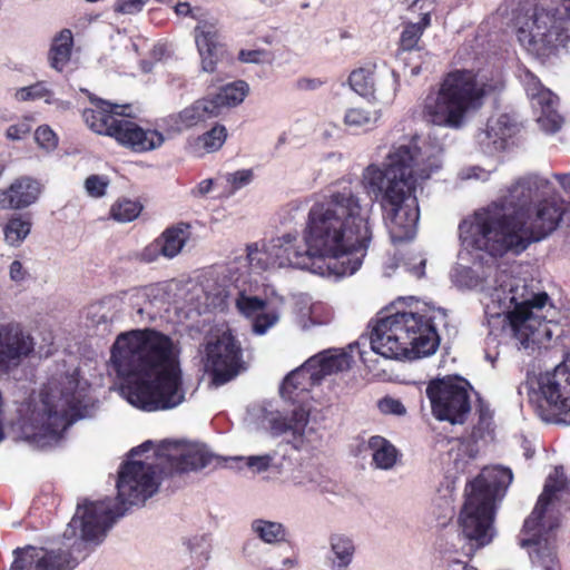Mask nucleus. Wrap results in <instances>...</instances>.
<instances>
[{
    "label": "nucleus",
    "instance_id": "nucleus-1",
    "mask_svg": "<svg viewBox=\"0 0 570 570\" xmlns=\"http://www.w3.org/2000/svg\"><path fill=\"white\" fill-rule=\"evenodd\" d=\"M371 206L352 187H343L315 203L308 213L303 237L284 234L247 248L254 271L295 268L322 277L354 274L372 240Z\"/></svg>",
    "mask_w": 570,
    "mask_h": 570
},
{
    "label": "nucleus",
    "instance_id": "nucleus-2",
    "mask_svg": "<svg viewBox=\"0 0 570 570\" xmlns=\"http://www.w3.org/2000/svg\"><path fill=\"white\" fill-rule=\"evenodd\" d=\"M568 209L551 180L530 175L517 180L501 202L464 218L460 240L464 248L493 258L518 256L557 230Z\"/></svg>",
    "mask_w": 570,
    "mask_h": 570
},
{
    "label": "nucleus",
    "instance_id": "nucleus-3",
    "mask_svg": "<svg viewBox=\"0 0 570 570\" xmlns=\"http://www.w3.org/2000/svg\"><path fill=\"white\" fill-rule=\"evenodd\" d=\"M178 342L154 330L120 333L110 350L109 367L127 380L126 400L147 412L171 410L185 401Z\"/></svg>",
    "mask_w": 570,
    "mask_h": 570
},
{
    "label": "nucleus",
    "instance_id": "nucleus-4",
    "mask_svg": "<svg viewBox=\"0 0 570 570\" xmlns=\"http://www.w3.org/2000/svg\"><path fill=\"white\" fill-rule=\"evenodd\" d=\"M442 148L432 144L419 146L416 140L393 146L384 163L370 164L361 175L364 191L380 198L385 223L393 243L415 236L420 209L415 187L442 167Z\"/></svg>",
    "mask_w": 570,
    "mask_h": 570
},
{
    "label": "nucleus",
    "instance_id": "nucleus-5",
    "mask_svg": "<svg viewBox=\"0 0 570 570\" xmlns=\"http://www.w3.org/2000/svg\"><path fill=\"white\" fill-rule=\"evenodd\" d=\"M473 285L480 287L485 314L492 318L504 316L512 335L522 346L551 338L549 324L558 311L544 291L499 271L498 266H488L487 273Z\"/></svg>",
    "mask_w": 570,
    "mask_h": 570
},
{
    "label": "nucleus",
    "instance_id": "nucleus-6",
    "mask_svg": "<svg viewBox=\"0 0 570 570\" xmlns=\"http://www.w3.org/2000/svg\"><path fill=\"white\" fill-rule=\"evenodd\" d=\"M88 386L76 368L56 364L39 393L18 407L13 430L37 448L56 444L62 432L83 416L82 402Z\"/></svg>",
    "mask_w": 570,
    "mask_h": 570
},
{
    "label": "nucleus",
    "instance_id": "nucleus-7",
    "mask_svg": "<svg viewBox=\"0 0 570 570\" xmlns=\"http://www.w3.org/2000/svg\"><path fill=\"white\" fill-rule=\"evenodd\" d=\"M122 511H112L110 502L85 500L78 503L75 515L69 522L63 538L72 543L62 549L48 550L45 548L26 547L14 551L16 558L10 570H72L87 543L99 544L108 530Z\"/></svg>",
    "mask_w": 570,
    "mask_h": 570
},
{
    "label": "nucleus",
    "instance_id": "nucleus-8",
    "mask_svg": "<svg viewBox=\"0 0 570 570\" xmlns=\"http://www.w3.org/2000/svg\"><path fill=\"white\" fill-rule=\"evenodd\" d=\"M502 86L500 77L484 70L454 69L444 75L436 90L428 94L422 116L434 126L460 129L469 115L478 111Z\"/></svg>",
    "mask_w": 570,
    "mask_h": 570
},
{
    "label": "nucleus",
    "instance_id": "nucleus-9",
    "mask_svg": "<svg viewBox=\"0 0 570 570\" xmlns=\"http://www.w3.org/2000/svg\"><path fill=\"white\" fill-rule=\"evenodd\" d=\"M436 315L397 312L382 317L373 327L370 345L385 358L416 360L433 354L439 336L433 325Z\"/></svg>",
    "mask_w": 570,
    "mask_h": 570
},
{
    "label": "nucleus",
    "instance_id": "nucleus-10",
    "mask_svg": "<svg viewBox=\"0 0 570 570\" xmlns=\"http://www.w3.org/2000/svg\"><path fill=\"white\" fill-rule=\"evenodd\" d=\"M322 381L306 361L292 371L283 381L279 392L284 400L298 403L291 417L278 411H263L262 424L273 436L286 435L287 441L297 450L315 446L321 440L317 429L309 424L311 405L307 403L309 391Z\"/></svg>",
    "mask_w": 570,
    "mask_h": 570
},
{
    "label": "nucleus",
    "instance_id": "nucleus-11",
    "mask_svg": "<svg viewBox=\"0 0 570 570\" xmlns=\"http://www.w3.org/2000/svg\"><path fill=\"white\" fill-rule=\"evenodd\" d=\"M568 490L562 468H554L547 478L538 502L525 519L520 546L529 549L532 563L544 570H558L554 553V530L559 527V501Z\"/></svg>",
    "mask_w": 570,
    "mask_h": 570
},
{
    "label": "nucleus",
    "instance_id": "nucleus-12",
    "mask_svg": "<svg viewBox=\"0 0 570 570\" xmlns=\"http://www.w3.org/2000/svg\"><path fill=\"white\" fill-rule=\"evenodd\" d=\"M528 396L542 421L570 424V352L553 370L529 381Z\"/></svg>",
    "mask_w": 570,
    "mask_h": 570
},
{
    "label": "nucleus",
    "instance_id": "nucleus-13",
    "mask_svg": "<svg viewBox=\"0 0 570 570\" xmlns=\"http://www.w3.org/2000/svg\"><path fill=\"white\" fill-rule=\"evenodd\" d=\"M570 22L557 13L554 4L537 7L533 13L518 21V40L529 52L546 56L569 41Z\"/></svg>",
    "mask_w": 570,
    "mask_h": 570
},
{
    "label": "nucleus",
    "instance_id": "nucleus-14",
    "mask_svg": "<svg viewBox=\"0 0 570 570\" xmlns=\"http://www.w3.org/2000/svg\"><path fill=\"white\" fill-rule=\"evenodd\" d=\"M495 508L468 495L459 514L458 543L445 551L460 552L472 557L476 551L492 543L497 535L494 527Z\"/></svg>",
    "mask_w": 570,
    "mask_h": 570
},
{
    "label": "nucleus",
    "instance_id": "nucleus-15",
    "mask_svg": "<svg viewBox=\"0 0 570 570\" xmlns=\"http://www.w3.org/2000/svg\"><path fill=\"white\" fill-rule=\"evenodd\" d=\"M204 368L215 386L226 384L245 368L242 347L228 327H217L207 336Z\"/></svg>",
    "mask_w": 570,
    "mask_h": 570
},
{
    "label": "nucleus",
    "instance_id": "nucleus-16",
    "mask_svg": "<svg viewBox=\"0 0 570 570\" xmlns=\"http://www.w3.org/2000/svg\"><path fill=\"white\" fill-rule=\"evenodd\" d=\"M161 466L160 462L155 465L153 461L131 460L126 462L118 474L117 490L119 504H114L110 499L112 511H122V517L127 510L126 505H138L145 503L147 499L153 497L159 485L157 478V469Z\"/></svg>",
    "mask_w": 570,
    "mask_h": 570
},
{
    "label": "nucleus",
    "instance_id": "nucleus-17",
    "mask_svg": "<svg viewBox=\"0 0 570 570\" xmlns=\"http://www.w3.org/2000/svg\"><path fill=\"white\" fill-rule=\"evenodd\" d=\"M470 384L459 376L434 379L426 386L432 414L439 421L463 424L470 413Z\"/></svg>",
    "mask_w": 570,
    "mask_h": 570
},
{
    "label": "nucleus",
    "instance_id": "nucleus-18",
    "mask_svg": "<svg viewBox=\"0 0 570 570\" xmlns=\"http://www.w3.org/2000/svg\"><path fill=\"white\" fill-rule=\"evenodd\" d=\"M161 470L185 473L209 466L215 460L208 449L199 443L165 442L157 452Z\"/></svg>",
    "mask_w": 570,
    "mask_h": 570
},
{
    "label": "nucleus",
    "instance_id": "nucleus-19",
    "mask_svg": "<svg viewBox=\"0 0 570 570\" xmlns=\"http://www.w3.org/2000/svg\"><path fill=\"white\" fill-rule=\"evenodd\" d=\"M522 81L540 128L549 134L557 132L563 124V118L557 110L558 97L529 71L524 73Z\"/></svg>",
    "mask_w": 570,
    "mask_h": 570
},
{
    "label": "nucleus",
    "instance_id": "nucleus-20",
    "mask_svg": "<svg viewBox=\"0 0 570 570\" xmlns=\"http://www.w3.org/2000/svg\"><path fill=\"white\" fill-rule=\"evenodd\" d=\"M178 16H188L198 19L194 37L198 53L202 59V69L206 72H214L217 61L223 55V48L218 39V29L214 20L199 19L191 10L189 3L179 2L175 6Z\"/></svg>",
    "mask_w": 570,
    "mask_h": 570
},
{
    "label": "nucleus",
    "instance_id": "nucleus-21",
    "mask_svg": "<svg viewBox=\"0 0 570 570\" xmlns=\"http://www.w3.org/2000/svg\"><path fill=\"white\" fill-rule=\"evenodd\" d=\"M35 350L32 336L17 323L0 324V374L17 368Z\"/></svg>",
    "mask_w": 570,
    "mask_h": 570
},
{
    "label": "nucleus",
    "instance_id": "nucleus-22",
    "mask_svg": "<svg viewBox=\"0 0 570 570\" xmlns=\"http://www.w3.org/2000/svg\"><path fill=\"white\" fill-rule=\"evenodd\" d=\"M512 480L513 474L509 468L501 465L487 466L466 487V497L475 495L479 501L495 508L497 501L504 497Z\"/></svg>",
    "mask_w": 570,
    "mask_h": 570
},
{
    "label": "nucleus",
    "instance_id": "nucleus-23",
    "mask_svg": "<svg viewBox=\"0 0 570 570\" xmlns=\"http://www.w3.org/2000/svg\"><path fill=\"white\" fill-rule=\"evenodd\" d=\"M191 236V226L188 223L179 222L167 227L161 235L149 244L141 253L145 262H155L159 256L168 259L176 257Z\"/></svg>",
    "mask_w": 570,
    "mask_h": 570
},
{
    "label": "nucleus",
    "instance_id": "nucleus-24",
    "mask_svg": "<svg viewBox=\"0 0 570 570\" xmlns=\"http://www.w3.org/2000/svg\"><path fill=\"white\" fill-rule=\"evenodd\" d=\"M92 108L85 109L83 119L95 132L114 137L124 116L127 105L110 104L102 99H91Z\"/></svg>",
    "mask_w": 570,
    "mask_h": 570
},
{
    "label": "nucleus",
    "instance_id": "nucleus-25",
    "mask_svg": "<svg viewBox=\"0 0 570 570\" xmlns=\"http://www.w3.org/2000/svg\"><path fill=\"white\" fill-rule=\"evenodd\" d=\"M114 138L136 153L154 150L164 142L163 134L154 129H144L127 116L122 117Z\"/></svg>",
    "mask_w": 570,
    "mask_h": 570
},
{
    "label": "nucleus",
    "instance_id": "nucleus-26",
    "mask_svg": "<svg viewBox=\"0 0 570 570\" xmlns=\"http://www.w3.org/2000/svg\"><path fill=\"white\" fill-rule=\"evenodd\" d=\"M232 298L237 311L246 318L252 320V328L255 334H265L279 320L277 312L267 308L266 303L258 297L235 291Z\"/></svg>",
    "mask_w": 570,
    "mask_h": 570
},
{
    "label": "nucleus",
    "instance_id": "nucleus-27",
    "mask_svg": "<svg viewBox=\"0 0 570 570\" xmlns=\"http://www.w3.org/2000/svg\"><path fill=\"white\" fill-rule=\"evenodd\" d=\"M42 193L41 183L30 176L16 178L7 188L0 190V207L22 209L35 204Z\"/></svg>",
    "mask_w": 570,
    "mask_h": 570
},
{
    "label": "nucleus",
    "instance_id": "nucleus-28",
    "mask_svg": "<svg viewBox=\"0 0 570 570\" xmlns=\"http://www.w3.org/2000/svg\"><path fill=\"white\" fill-rule=\"evenodd\" d=\"M215 117H218V115L209 95L195 100L179 112L170 115L166 119V124L170 130L180 132Z\"/></svg>",
    "mask_w": 570,
    "mask_h": 570
},
{
    "label": "nucleus",
    "instance_id": "nucleus-29",
    "mask_svg": "<svg viewBox=\"0 0 570 570\" xmlns=\"http://www.w3.org/2000/svg\"><path fill=\"white\" fill-rule=\"evenodd\" d=\"M517 131L518 125L509 115H498L488 120L487 128L478 135V141L490 151L503 150Z\"/></svg>",
    "mask_w": 570,
    "mask_h": 570
},
{
    "label": "nucleus",
    "instance_id": "nucleus-30",
    "mask_svg": "<svg viewBox=\"0 0 570 570\" xmlns=\"http://www.w3.org/2000/svg\"><path fill=\"white\" fill-rule=\"evenodd\" d=\"M328 550L324 564L328 570H350L355 558L354 539L345 533H332L327 540Z\"/></svg>",
    "mask_w": 570,
    "mask_h": 570
},
{
    "label": "nucleus",
    "instance_id": "nucleus-31",
    "mask_svg": "<svg viewBox=\"0 0 570 570\" xmlns=\"http://www.w3.org/2000/svg\"><path fill=\"white\" fill-rule=\"evenodd\" d=\"M434 10V2L432 0H415L410 7L412 13L419 14V20L415 22H406L401 32L400 46L403 50H413L424 32L431 24V13Z\"/></svg>",
    "mask_w": 570,
    "mask_h": 570
},
{
    "label": "nucleus",
    "instance_id": "nucleus-32",
    "mask_svg": "<svg viewBox=\"0 0 570 570\" xmlns=\"http://www.w3.org/2000/svg\"><path fill=\"white\" fill-rule=\"evenodd\" d=\"M375 71L374 81L372 80L373 95L367 98L382 105H391L397 92L399 77L385 61L377 62Z\"/></svg>",
    "mask_w": 570,
    "mask_h": 570
},
{
    "label": "nucleus",
    "instance_id": "nucleus-33",
    "mask_svg": "<svg viewBox=\"0 0 570 570\" xmlns=\"http://www.w3.org/2000/svg\"><path fill=\"white\" fill-rule=\"evenodd\" d=\"M308 366H312L320 375L321 381L326 375H332L343 372L351 366V356L343 350H327L323 351L308 360Z\"/></svg>",
    "mask_w": 570,
    "mask_h": 570
},
{
    "label": "nucleus",
    "instance_id": "nucleus-34",
    "mask_svg": "<svg viewBox=\"0 0 570 570\" xmlns=\"http://www.w3.org/2000/svg\"><path fill=\"white\" fill-rule=\"evenodd\" d=\"M202 288L206 297V303L213 308L224 309L228 305L229 298L234 296L235 287L227 284L225 277L219 278L214 274L204 276Z\"/></svg>",
    "mask_w": 570,
    "mask_h": 570
},
{
    "label": "nucleus",
    "instance_id": "nucleus-35",
    "mask_svg": "<svg viewBox=\"0 0 570 570\" xmlns=\"http://www.w3.org/2000/svg\"><path fill=\"white\" fill-rule=\"evenodd\" d=\"M366 451L372 458V465L379 470H391L397 462V449L385 438L373 435L366 442Z\"/></svg>",
    "mask_w": 570,
    "mask_h": 570
},
{
    "label": "nucleus",
    "instance_id": "nucleus-36",
    "mask_svg": "<svg viewBox=\"0 0 570 570\" xmlns=\"http://www.w3.org/2000/svg\"><path fill=\"white\" fill-rule=\"evenodd\" d=\"M227 139V129L216 124L204 134L188 140V149L197 157L218 151Z\"/></svg>",
    "mask_w": 570,
    "mask_h": 570
},
{
    "label": "nucleus",
    "instance_id": "nucleus-37",
    "mask_svg": "<svg viewBox=\"0 0 570 570\" xmlns=\"http://www.w3.org/2000/svg\"><path fill=\"white\" fill-rule=\"evenodd\" d=\"M73 46L72 32L69 29H62L52 40L48 60L50 67L61 72L70 61Z\"/></svg>",
    "mask_w": 570,
    "mask_h": 570
},
{
    "label": "nucleus",
    "instance_id": "nucleus-38",
    "mask_svg": "<svg viewBox=\"0 0 570 570\" xmlns=\"http://www.w3.org/2000/svg\"><path fill=\"white\" fill-rule=\"evenodd\" d=\"M250 529L268 546L281 547L283 543H289L288 530L281 522L256 519L252 522Z\"/></svg>",
    "mask_w": 570,
    "mask_h": 570
},
{
    "label": "nucleus",
    "instance_id": "nucleus-39",
    "mask_svg": "<svg viewBox=\"0 0 570 570\" xmlns=\"http://www.w3.org/2000/svg\"><path fill=\"white\" fill-rule=\"evenodd\" d=\"M258 564L264 570H292L298 566V557L289 544L282 549L274 547L258 559Z\"/></svg>",
    "mask_w": 570,
    "mask_h": 570
},
{
    "label": "nucleus",
    "instance_id": "nucleus-40",
    "mask_svg": "<svg viewBox=\"0 0 570 570\" xmlns=\"http://www.w3.org/2000/svg\"><path fill=\"white\" fill-rule=\"evenodd\" d=\"M248 91V85L242 80L222 87L216 95L210 96L212 102L216 106L217 115L219 116L224 108H232L242 104Z\"/></svg>",
    "mask_w": 570,
    "mask_h": 570
},
{
    "label": "nucleus",
    "instance_id": "nucleus-41",
    "mask_svg": "<svg viewBox=\"0 0 570 570\" xmlns=\"http://www.w3.org/2000/svg\"><path fill=\"white\" fill-rule=\"evenodd\" d=\"M381 116V110L353 107L346 110L344 115V125L355 132L367 131L376 126Z\"/></svg>",
    "mask_w": 570,
    "mask_h": 570
},
{
    "label": "nucleus",
    "instance_id": "nucleus-42",
    "mask_svg": "<svg viewBox=\"0 0 570 570\" xmlns=\"http://www.w3.org/2000/svg\"><path fill=\"white\" fill-rule=\"evenodd\" d=\"M17 101H30L37 99H43L46 104L57 105L61 108H68L69 104L58 100L53 97L52 90L48 87L45 81H38L33 85L19 88L13 95Z\"/></svg>",
    "mask_w": 570,
    "mask_h": 570
},
{
    "label": "nucleus",
    "instance_id": "nucleus-43",
    "mask_svg": "<svg viewBox=\"0 0 570 570\" xmlns=\"http://www.w3.org/2000/svg\"><path fill=\"white\" fill-rule=\"evenodd\" d=\"M376 63H368L351 72L348 82L351 88L362 97L373 95V82L376 73Z\"/></svg>",
    "mask_w": 570,
    "mask_h": 570
},
{
    "label": "nucleus",
    "instance_id": "nucleus-44",
    "mask_svg": "<svg viewBox=\"0 0 570 570\" xmlns=\"http://www.w3.org/2000/svg\"><path fill=\"white\" fill-rule=\"evenodd\" d=\"M31 223L20 216L12 217L3 226L4 242L11 247H18L30 234Z\"/></svg>",
    "mask_w": 570,
    "mask_h": 570
},
{
    "label": "nucleus",
    "instance_id": "nucleus-45",
    "mask_svg": "<svg viewBox=\"0 0 570 570\" xmlns=\"http://www.w3.org/2000/svg\"><path fill=\"white\" fill-rule=\"evenodd\" d=\"M142 206L137 200L119 199L110 208V216L119 223L135 220L141 213Z\"/></svg>",
    "mask_w": 570,
    "mask_h": 570
},
{
    "label": "nucleus",
    "instance_id": "nucleus-46",
    "mask_svg": "<svg viewBox=\"0 0 570 570\" xmlns=\"http://www.w3.org/2000/svg\"><path fill=\"white\" fill-rule=\"evenodd\" d=\"M190 557L194 563L203 569L210 558L212 544L207 535L194 537L188 541Z\"/></svg>",
    "mask_w": 570,
    "mask_h": 570
},
{
    "label": "nucleus",
    "instance_id": "nucleus-47",
    "mask_svg": "<svg viewBox=\"0 0 570 570\" xmlns=\"http://www.w3.org/2000/svg\"><path fill=\"white\" fill-rule=\"evenodd\" d=\"M242 459L245 460L246 466L254 473L259 474L276 468L275 454L272 453L248 455Z\"/></svg>",
    "mask_w": 570,
    "mask_h": 570
},
{
    "label": "nucleus",
    "instance_id": "nucleus-48",
    "mask_svg": "<svg viewBox=\"0 0 570 570\" xmlns=\"http://www.w3.org/2000/svg\"><path fill=\"white\" fill-rule=\"evenodd\" d=\"M109 179L100 175H90L85 180V189L90 197L99 198L106 194Z\"/></svg>",
    "mask_w": 570,
    "mask_h": 570
},
{
    "label": "nucleus",
    "instance_id": "nucleus-49",
    "mask_svg": "<svg viewBox=\"0 0 570 570\" xmlns=\"http://www.w3.org/2000/svg\"><path fill=\"white\" fill-rule=\"evenodd\" d=\"M35 139L40 148L53 150L58 145V137L49 126H40L35 132Z\"/></svg>",
    "mask_w": 570,
    "mask_h": 570
},
{
    "label": "nucleus",
    "instance_id": "nucleus-50",
    "mask_svg": "<svg viewBox=\"0 0 570 570\" xmlns=\"http://www.w3.org/2000/svg\"><path fill=\"white\" fill-rule=\"evenodd\" d=\"M316 306L307 298H301L296 302V312L298 315V323L302 326V328H308L311 324H314L315 322L312 321V317L315 313Z\"/></svg>",
    "mask_w": 570,
    "mask_h": 570
},
{
    "label": "nucleus",
    "instance_id": "nucleus-51",
    "mask_svg": "<svg viewBox=\"0 0 570 570\" xmlns=\"http://www.w3.org/2000/svg\"><path fill=\"white\" fill-rule=\"evenodd\" d=\"M254 174L252 169H240L226 175V181L230 185L233 190H238L253 180Z\"/></svg>",
    "mask_w": 570,
    "mask_h": 570
},
{
    "label": "nucleus",
    "instance_id": "nucleus-52",
    "mask_svg": "<svg viewBox=\"0 0 570 570\" xmlns=\"http://www.w3.org/2000/svg\"><path fill=\"white\" fill-rule=\"evenodd\" d=\"M9 278L17 286H22L30 279L29 269L19 259H14L9 265Z\"/></svg>",
    "mask_w": 570,
    "mask_h": 570
},
{
    "label": "nucleus",
    "instance_id": "nucleus-53",
    "mask_svg": "<svg viewBox=\"0 0 570 570\" xmlns=\"http://www.w3.org/2000/svg\"><path fill=\"white\" fill-rule=\"evenodd\" d=\"M239 59L248 63H271L273 56L265 50H242L239 52Z\"/></svg>",
    "mask_w": 570,
    "mask_h": 570
},
{
    "label": "nucleus",
    "instance_id": "nucleus-54",
    "mask_svg": "<svg viewBox=\"0 0 570 570\" xmlns=\"http://www.w3.org/2000/svg\"><path fill=\"white\" fill-rule=\"evenodd\" d=\"M377 407L383 414L404 415L406 412L403 403L393 397H383L379 401Z\"/></svg>",
    "mask_w": 570,
    "mask_h": 570
},
{
    "label": "nucleus",
    "instance_id": "nucleus-55",
    "mask_svg": "<svg viewBox=\"0 0 570 570\" xmlns=\"http://www.w3.org/2000/svg\"><path fill=\"white\" fill-rule=\"evenodd\" d=\"M426 259L421 254H413L404 261V267L416 278L424 276Z\"/></svg>",
    "mask_w": 570,
    "mask_h": 570
},
{
    "label": "nucleus",
    "instance_id": "nucleus-56",
    "mask_svg": "<svg viewBox=\"0 0 570 570\" xmlns=\"http://www.w3.org/2000/svg\"><path fill=\"white\" fill-rule=\"evenodd\" d=\"M293 483L297 487L314 488L320 483V474L314 470H301L293 476Z\"/></svg>",
    "mask_w": 570,
    "mask_h": 570
},
{
    "label": "nucleus",
    "instance_id": "nucleus-57",
    "mask_svg": "<svg viewBox=\"0 0 570 570\" xmlns=\"http://www.w3.org/2000/svg\"><path fill=\"white\" fill-rule=\"evenodd\" d=\"M31 131V126L27 121H21L9 126L6 130V138L11 141L24 139Z\"/></svg>",
    "mask_w": 570,
    "mask_h": 570
},
{
    "label": "nucleus",
    "instance_id": "nucleus-58",
    "mask_svg": "<svg viewBox=\"0 0 570 570\" xmlns=\"http://www.w3.org/2000/svg\"><path fill=\"white\" fill-rule=\"evenodd\" d=\"M144 0H117L116 10L125 14H135L142 10Z\"/></svg>",
    "mask_w": 570,
    "mask_h": 570
},
{
    "label": "nucleus",
    "instance_id": "nucleus-59",
    "mask_svg": "<svg viewBox=\"0 0 570 570\" xmlns=\"http://www.w3.org/2000/svg\"><path fill=\"white\" fill-rule=\"evenodd\" d=\"M459 176L463 180H468V179L487 180L489 177V173L483 170L480 167H469V168L461 169V171L459 173Z\"/></svg>",
    "mask_w": 570,
    "mask_h": 570
},
{
    "label": "nucleus",
    "instance_id": "nucleus-60",
    "mask_svg": "<svg viewBox=\"0 0 570 570\" xmlns=\"http://www.w3.org/2000/svg\"><path fill=\"white\" fill-rule=\"evenodd\" d=\"M213 186V179H204L191 190V195L195 197H204L212 191Z\"/></svg>",
    "mask_w": 570,
    "mask_h": 570
},
{
    "label": "nucleus",
    "instance_id": "nucleus-61",
    "mask_svg": "<svg viewBox=\"0 0 570 570\" xmlns=\"http://www.w3.org/2000/svg\"><path fill=\"white\" fill-rule=\"evenodd\" d=\"M439 570H478L474 567H469L463 561L460 560H451V561H444Z\"/></svg>",
    "mask_w": 570,
    "mask_h": 570
},
{
    "label": "nucleus",
    "instance_id": "nucleus-62",
    "mask_svg": "<svg viewBox=\"0 0 570 570\" xmlns=\"http://www.w3.org/2000/svg\"><path fill=\"white\" fill-rule=\"evenodd\" d=\"M557 8V13H562L570 22V0H550Z\"/></svg>",
    "mask_w": 570,
    "mask_h": 570
},
{
    "label": "nucleus",
    "instance_id": "nucleus-63",
    "mask_svg": "<svg viewBox=\"0 0 570 570\" xmlns=\"http://www.w3.org/2000/svg\"><path fill=\"white\" fill-rule=\"evenodd\" d=\"M321 86L320 79L303 78L297 81V87L302 90H314Z\"/></svg>",
    "mask_w": 570,
    "mask_h": 570
},
{
    "label": "nucleus",
    "instance_id": "nucleus-64",
    "mask_svg": "<svg viewBox=\"0 0 570 570\" xmlns=\"http://www.w3.org/2000/svg\"><path fill=\"white\" fill-rule=\"evenodd\" d=\"M556 181L562 187L566 193L570 194V173L563 175H554Z\"/></svg>",
    "mask_w": 570,
    "mask_h": 570
}]
</instances>
